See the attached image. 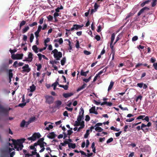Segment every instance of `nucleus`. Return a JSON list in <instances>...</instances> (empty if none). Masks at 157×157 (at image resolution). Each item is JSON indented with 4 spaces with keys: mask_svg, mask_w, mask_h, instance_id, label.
<instances>
[{
    "mask_svg": "<svg viewBox=\"0 0 157 157\" xmlns=\"http://www.w3.org/2000/svg\"><path fill=\"white\" fill-rule=\"evenodd\" d=\"M25 140V139L24 138L18 139L17 140L13 139H10L9 138V141L11 140L12 141L14 148L18 151L22 150L23 147V143Z\"/></svg>",
    "mask_w": 157,
    "mask_h": 157,
    "instance_id": "nucleus-1",
    "label": "nucleus"
},
{
    "mask_svg": "<svg viewBox=\"0 0 157 157\" xmlns=\"http://www.w3.org/2000/svg\"><path fill=\"white\" fill-rule=\"evenodd\" d=\"M52 52L54 54L53 56L54 58L57 60H59L60 58L62 56V52H58L57 50L56 49H54L52 51Z\"/></svg>",
    "mask_w": 157,
    "mask_h": 157,
    "instance_id": "nucleus-2",
    "label": "nucleus"
},
{
    "mask_svg": "<svg viewBox=\"0 0 157 157\" xmlns=\"http://www.w3.org/2000/svg\"><path fill=\"white\" fill-rule=\"evenodd\" d=\"M41 136L40 134L39 133H34L30 137H28L27 139L29 140H31V142L33 141H34L36 140L37 139H39Z\"/></svg>",
    "mask_w": 157,
    "mask_h": 157,
    "instance_id": "nucleus-3",
    "label": "nucleus"
},
{
    "mask_svg": "<svg viewBox=\"0 0 157 157\" xmlns=\"http://www.w3.org/2000/svg\"><path fill=\"white\" fill-rule=\"evenodd\" d=\"M11 109L10 108L9 109L5 108L0 104V112L2 113L5 116H8L9 111Z\"/></svg>",
    "mask_w": 157,
    "mask_h": 157,
    "instance_id": "nucleus-4",
    "label": "nucleus"
},
{
    "mask_svg": "<svg viewBox=\"0 0 157 157\" xmlns=\"http://www.w3.org/2000/svg\"><path fill=\"white\" fill-rule=\"evenodd\" d=\"M83 25H80L77 24H75L73 25V27L71 28V29H66L65 30L66 31H73L75 29L78 30L79 29L82 28V27H83Z\"/></svg>",
    "mask_w": 157,
    "mask_h": 157,
    "instance_id": "nucleus-5",
    "label": "nucleus"
},
{
    "mask_svg": "<svg viewBox=\"0 0 157 157\" xmlns=\"http://www.w3.org/2000/svg\"><path fill=\"white\" fill-rule=\"evenodd\" d=\"M23 56V54H13L11 55V58L14 60L15 59H22Z\"/></svg>",
    "mask_w": 157,
    "mask_h": 157,
    "instance_id": "nucleus-6",
    "label": "nucleus"
},
{
    "mask_svg": "<svg viewBox=\"0 0 157 157\" xmlns=\"http://www.w3.org/2000/svg\"><path fill=\"white\" fill-rule=\"evenodd\" d=\"M46 102L48 104L52 103L54 101V98L51 96L47 95L45 96Z\"/></svg>",
    "mask_w": 157,
    "mask_h": 157,
    "instance_id": "nucleus-7",
    "label": "nucleus"
},
{
    "mask_svg": "<svg viewBox=\"0 0 157 157\" xmlns=\"http://www.w3.org/2000/svg\"><path fill=\"white\" fill-rule=\"evenodd\" d=\"M80 109V111L79 112V115L78 116L77 118V120L78 122L81 121L82 118L83 117L84 113V110L82 108H81Z\"/></svg>",
    "mask_w": 157,
    "mask_h": 157,
    "instance_id": "nucleus-8",
    "label": "nucleus"
},
{
    "mask_svg": "<svg viewBox=\"0 0 157 157\" xmlns=\"http://www.w3.org/2000/svg\"><path fill=\"white\" fill-rule=\"evenodd\" d=\"M22 68L23 69L22 71V72H29L31 71V69L29 68V65L28 64H25Z\"/></svg>",
    "mask_w": 157,
    "mask_h": 157,
    "instance_id": "nucleus-9",
    "label": "nucleus"
},
{
    "mask_svg": "<svg viewBox=\"0 0 157 157\" xmlns=\"http://www.w3.org/2000/svg\"><path fill=\"white\" fill-rule=\"evenodd\" d=\"M55 106L52 107V108L53 109L56 108L59 109L60 108L61 105H62V102L60 100H57L55 102Z\"/></svg>",
    "mask_w": 157,
    "mask_h": 157,
    "instance_id": "nucleus-10",
    "label": "nucleus"
},
{
    "mask_svg": "<svg viewBox=\"0 0 157 157\" xmlns=\"http://www.w3.org/2000/svg\"><path fill=\"white\" fill-rule=\"evenodd\" d=\"M29 124V123L28 121H26L25 120H23L20 124V126L21 128H23L25 127H27Z\"/></svg>",
    "mask_w": 157,
    "mask_h": 157,
    "instance_id": "nucleus-11",
    "label": "nucleus"
},
{
    "mask_svg": "<svg viewBox=\"0 0 157 157\" xmlns=\"http://www.w3.org/2000/svg\"><path fill=\"white\" fill-rule=\"evenodd\" d=\"M149 8L145 7L142 8L138 13L137 15L138 16H140L141 13L144 12L145 11H148L149 10Z\"/></svg>",
    "mask_w": 157,
    "mask_h": 157,
    "instance_id": "nucleus-12",
    "label": "nucleus"
},
{
    "mask_svg": "<svg viewBox=\"0 0 157 157\" xmlns=\"http://www.w3.org/2000/svg\"><path fill=\"white\" fill-rule=\"evenodd\" d=\"M24 63L22 62H19L18 63L17 61H15L13 65V67L15 68H17L18 66L20 67L23 65Z\"/></svg>",
    "mask_w": 157,
    "mask_h": 157,
    "instance_id": "nucleus-13",
    "label": "nucleus"
},
{
    "mask_svg": "<svg viewBox=\"0 0 157 157\" xmlns=\"http://www.w3.org/2000/svg\"><path fill=\"white\" fill-rule=\"evenodd\" d=\"M89 112L90 113H94L97 115L98 113L97 111H95V106H93L89 109Z\"/></svg>",
    "mask_w": 157,
    "mask_h": 157,
    "instance_id": "nucleus-14",
    "label": "nucleus"
},
{
    "mask_svg": "<svg viewBox=\"0 0 157 157\" xmlns=\"http://www.w3.org/2000/svg\"><path fill=\"white\" fill-rule=\"evenodd\" d=\"M56 136L54 132H50L47 136V137L50 139L54 138Z\"/></svg>",
    "mask_w": 157,
    "mask_h": 157,
    "instance_id": "nucleus-15",
    "label": "nucleus"
},
{
    "mask_svg": "<svg viewBox=\"0 0 157 157\" xmlns=\"http://www.w3.org/2000/svg\"><path fill=\"white\" fill-rule=\"evenodd\" d=\"M144 128H142V125L141 126V127H140V126H138L136 127V128L138 131H139L141 129L142 130L143 132H147L148 131V128H146L145 129H144Z\"/></svg>",
    "mask_w": 157,
    "mask_h": 157,
    "instance_id": "nucleus-16",
    "label": "nucleus"
},
{
    "mask_svg": "<svg viewBox=\"0 0 157 157\" xmlns=\"http://www.w3.org/2000/svg\"><path fill=\"white\" fill-rule=\"evenodd\" d=\"M9 153L6 151H3L1 154L0 157H8Z\"/></svg>",
    "mask_w": 157,
    "mask_h": 157,
    "instance_id": "nucleus-17",
    "label": "nucleus"
},
{
    "mask_svg": "<svg viewBox=\"0 0 157 157\" xmlns=\"http://www.w3.org/2000/svg\"><path fill=\"white\" fill-rule=\"evenodd\" d=\"M73 94V93H64L63 94V96L65 98H67L72 96Z\"/></svg>",
    "mask_w": 157,
    "mask_h": 157,
    "instance_id": "nucleus-18",
    "label": "nucleus"
},
{
    "mask_svg": "<svg viewBox=\"0 0 157 157\" xmlns=\"http://www.w3.org/2000/svg\"><path fill=\"white\" fill-rule=\"evenodd\" d=\"M33 55L32 54L31 52H29L28 54V59L29 60V62H31L33 59Z\"/></svg>",
    "mask_w": 157,
    "mask_h": 157,
    "instance_id": "nucleus-19",
    "label": "nucleus"
},
{
    "mask_svg": "<svg viewBox=\"0 0 157 157\" xmlns=\"http://www.w3.org/2000/svg\"><path fill=\"white\" fill-rule=\"evenodd\" d=\"M86 83H84V84L81 86L79 87L78 88L77 90V92H79L81 90L84 89L86 86Z\"/></svg>",
    "mask_w": 157,
    "mask_h": 157,
    "instance_id": "nucleus-20",
    "label": "nucleus"
},
{
    "mask_svg": "<svg viewBox=\"0 0 157 157\" xmlns=\"http://www.w3.org/2000/svg\"><path fill=\"white\" fill-rule=\"evenodd\" d=\"M12 70L10 69L9 70V78L10 79V82L11 81V78H12L13 76V74L12 73Z\"/></svg>",
    "mask_w": 157,
    "mask_h": 157,
    "instance_id": "nucleus-21",
    "label": "nucleus"
},
{
    "mask_svg": "<svg viewBox=\"0 0 157 157\" xmlns=\"http://www.w3.org/2000/svg\"><path fill=\"white\" fill-rule=\"evenodd\" d=\"M68 146L69 148H71L73 149H74L76 147V145L75 144H73L70 143L68 144Z\"/></svg>",
    "mask_w": 157,
    "mask_h": 157,
    "instance_id": "nucleus-22",
    "label": "nucleus"
},
{
    "mask_svg": "<svg viewBox=\"0 0 157 157\" xmlns=\"http://www.w3.org/2000/svg\"><path fill=\"white\" fill-rule=\"evenodd\" d=\"M32 48L35 53H37L38 52V48L36 45H34L33 46Z\"/></svg>",
    "mask_w": 157,
    "mask_h": 157,
    "instance_id": "nucleus-23",
    "label": "nucleus"
},
{
    "mask_svg": "<svg viewBox=\"0 0 157 157\" xmlns=\"http://www.w3.org/2000/svg\"><path fill=\"white\" fill-rule=\"evenodd\" d=\"M29 29V26H26L22 30V33H24L27 32Z\"/></svg>",
    "mask_w": 157,
    "mask_h": 157,
    "instance_id": "nucleus-24",
    "label": "nucleus"
},
{
    "mask_svg": "<svg viewBox=\"0 0 157 157\" xmlns=\"http://www.w3.org/2000/svg\"><path fill=\"white\" fill-rule=\"evenodd\" d=\"M151 123L150 122H148L147 124H144L142 123V128H145L147 127H150L151 126Z\"/></svg>",
    "mask_w": 157,
    "mask_h": 157,
    "instance_id": "nucleus-25",
    "label": "nucleus"
},
{
    "mask_svg": "<svg viewBox=\"0 0 157 157\" xmlns=\"http://www.w3.org/2000/svg\"><path fill=\"white\" fill-rule=\"evenodd\" d=\"M114 82L113 81H111L110 82V85L109 86L108 88V91H109L110 90H111L112 88L113 84H114Z\"/></svg>",
    "mask_w": 157,
    "mask_h": 157,
    "instance_id": "nucleus-26",
    "label": "nucleus"
},
{
    "mask_svg": "<svg viewBox=\"0 0 157 157\" xmlns=\"http://www.w3.org/2000/svg\"><path fill=\"white\" fill-rule=\"evenodd\" d=\"M115 35L114 33H113L112 35L111 38V42L110 43L113 44V41L115 39Z\"/></svg>",
    "mask_w": 157,
    "mask_h": 157,
    "instance_id": "nucleus-27",
    "label": "nucleus"
},
{
    "mask_svg": "<svg viewBox=\"0 0 157 157\" xmlns=\"http://www.w3.org/2000/svg\"><path fill=\"white\" fill-rule=\"evenodd\" d=\"M30 91L33 92L35 90L36 87L34 84H33L31 86H30Z\"/></svg>",
    "mask_w": 157,
    "mask_h": 157,
    "instance_id": "nucleus-28",
    "label": "nucleus"
},
{
    "mask_svg": "<svg viewBox=\"0 0 157 157\" xmlns=\"http://www.w3.org/2000/svg\"><path fill=\"white\" fill-rule=\"evenodd\" d=\"M96 131L98 132H101L103 131V129L99 127H96L95 128Z\"/></svg>",
    "mask_w": 157,
    "mask_h": 157,
    "instance_id": "nucleus-29",
    "label": "nucleus"
},
{
    "mask_svg": "<svg viewBox=\"0 0 157 157\" xmlns=\"http://www.w3.org/2000/svg\"><path fill=\"white\" fill-rule=\"evenodd\" d=\"M36 120V117H32L30 118L28 121L29 123V124L32 122Z\"/></svg>",
    "mask_w": 157,
    "mask_h": 157,
    "instance_id": "nucleus-30",
    "label": "nucleus"
},
{
    "mask_svg": "<svg viewBox=\"0 0 157 157\" xmlns=\"http://www.w3.org/2000/svg\"><path fill=\"white\" fill-rule=\"evenodd\" d=\"M66 62V58L65 57H63L61 60V64L63 66Z\"/></svg>",
    "mask_w": 157,
    "mask_h": 157,
    "instance_id": "nucleus-31",
    "label": "nucleus"
},
{
    "mask_svg": "<svg viewBox=\"0 0 157 157\" xmlns=\"http://www.w3.org/2000/svg\"><path fill=\"white\" fill-rule=\"evenodd\" d=\"M26 21H22L20 23L19 25L20 29H21L22 26L25 25L26 24Z\"/></svg>",
    "mask_w": 157,
    "mask_h": 157,
    "instance_id": "nucleus-32",
    "label": "nucleus"
},
{
    "mask_svg": "<svg viewBox=\"0 0 157 157\" xmlns=\"http://www.w3.org/2000/svg\"><path fill=\"white\" fill-rule=\"evenodd\" d=\"M152 2H151V6L154 7L157 4V0H151Z\"/></svg>",
    "mask_w": 157,
    "mask_h": 157,
    "instance_id": "nucleus-33",
    "label": "nucleus"
},
{
    "mask_svg": "<svg viewBox=\"0 0 157 157\" xmlns=\"http://www.w3.org/2000/svg\"><path fill=\"white\" fill-rule=\"evenodd\" d=\"M90 131V130L89 129H88L86 130V133L85 134L84 136V138H88V137L90 134V133H89Z\"/></svg>",
    "mask_w": 157,
    "mask_h": 157,
    "instance_id": "nucleus-34",
    "label": "nucleus"
},
{
    "mask_svg": "<svg viewBox=\"0 0 157 157\" xmlns=\"http://www.w3.org/2000/svg\"><path fill=\"white\" fill-rule=\"evenodd\" d=\"M59 87L63 88L65 90H67L68 86L67 85H59Z\"/></svg>",
    "mask_w": 157,
    "mask_h": 157,
    "instance_id": "nucleus-35",
    "label": "nucleus"
},
{
    "mask_svg": "<svg viewBox=\"0 0 157 157\" xmlns=\"http://www.w3.org/2000/svg\"><path fill=\"white\" fill-rule=\"evenodd\" d=\"M47 18L48 19V21H52L53 19V17L51 15H49L47 16Z\"/></svg>",
    "mask_w": 157,
    "mask_h": 157,
    "instance_id": "nucleus-36",
    "label": "nucleus"
},
{
    "mask_svg": "<svg viewBox=\"0 0 157 157\" xmlns=\"http://www.w3.org/2000/svg\"><path fill=\"white\" fill-rule=\"evenodd\" d=\"M37 25V23L36 22H34L32 23H30L29 26L30 27H33L35 26H36Z\"/></svg>",
    "mask_w": 157,
    "mask_h": 157,
    "instance_id": "nucleus-37",
    "label": "nucleus"
},
{
    "mask_svg": "<svg viewBox=\"0 0 157 157\" xmlns=\"http://www.w3.org/2000/svg\"><path fill=\"white\" fill-rule=\"evenodd\" d=\"M35 65L36 66H37V70L38 71H39L41 68V65L40 64H37V63H36Z\"/></svg>",
    "mask_w": 157,
    "mask_h": 157,
    "instance_id": "nucleus-38",
    "label": "nucleus"
},
{
    "mask_svg": "<svg viewBox=\"0 0 157 157\" xmlns=\"http://www.w3.org/2000/svg\"><path fill=\"white\" fill-rule=\"evenodd\" d=\"M34 38V36L33 33H31L30 37V41L31 43H32L33 40Z\"/></svg>",
    "mask_w": 157,
    "mask_h": 157,
    "instance_id": "nucleus-39",
    "label": "nucleus"
},
{
    "mask_svg": "<svg viewBox=\"0 0 157 157\" xmlns=\"http://www.w3.org/2000/svg\"><path fill=\"white\" fill-rule=\"evenodd\" d=\"M59 62L56 61V60H52L50 61V63L52 65H54V64H57V63H59Z\"/></svg>",
    "mask_w": 157,
    "mask_h": 157,
    "instance_id": "nucleus-40",
    "label": "nucleus"
},
{
    "mask_svg": "<svg viewBox=\"0 0 157 157\" xmlns=\"http://www.w3.org/2000/svg\"><path fill=\"white\" fill-rule=\"evenodd\" d=\"M133 15V14L132 13H130L128 14L126 16L125 19V20L127 19L128 18H129V17L132 16Z\"/></svg>",
    "mask_w": 157,
    "mask_h": 157,
    "instance_id": "nucleus-41",
    "label": "nucleus"
},
{
    "mask_svg": "<svg viewBox=\"0 0 157 157\" xmlns=\"http://www.w3.org/2000/svg\"><path fill=\"white\" fill-rule=\"evenodd\" d=\"M44 139L43 138H40L37 141V143H38L39 144L43 143V142H44Z\"/></svg>",
    "mask_w": 157,
    "mask_h": 157,
    "instance_id": "nucleus-42",
    "label": "nucleus"
},
{
    "mask_svg": "<svg viewBox=\"0 0 157 157\" xmlns=\"http://www.w3.org/2000/svg\"><path fill=\"white\" fill-rule=\"evenodd\" d=\"M57 85H59H59H60L59 84L58 82L57 81H56L52 85V86H53V87H54V88L55 87H56V86Z\"/></svg>",
    "mask_w": 157,
    "mask_h": 157,
    "instance_id": "nucleus-43",
    "label": "nucleus"
},
{
    "mask_svg": "<svg viewBox=\"0 0 157 157\" xmlns=\"http://www.w3.org/2000/svg\"><path fill=\"white\" fill-rule=\"evenodd\" d=\"M142 96L141 95H140L138 97H137L136 101V102H137L138 100L139 99L141 101L142 100Z\"/></svg>",
    "mask_w": 157,
    "mask_h": 157,
    "instance_id": "nucleus-44",
    "label": "nucleus"
},
{
    "mask_svg": "<svg viewBox=\"0 0 157 157\" xmlns=\"http://www.w3.org/2000/svg\"><path fill=\"white\" fill-rule=\"evenodd\" d=\"M68 45H69V48H68V49L69 50H71L72 49V47L71 45V42L69 40H68Z\"/></svg>",
    "mask_w": 157,
    "mask_h": 157,
    "instance_id": "nucleus-45",
    "label": "nucleus"
},
{
    "mask_svg": "<svg viewBox=\"0 0 157 157\" xmlns=\"http://www.w3.org/2000/svg\"><path fill=\"white\" fill-rule=\"evenodd\" d=\"M80 74L81 75L85 76H86L87 75V74H86V72H83V70H81V71Z\"/></svg>",
    "mask_w": 157,
    "mask_h": 157,
    "instance_id": "nucleus-46",
    "label": "nucleus"
},
{
    "mask_svg": "<svg viewBox=\"0 0 157 157\" xmlns=\"http://www.w3.org/2000/svg\"><path fill=\"white\" fill-rule=\"evenodd\" d=\"M145 117V115H140L137 117V119H142V120H143V118Z\"/></svg>",
    "mask_w": 157,
    "mask_h": 157,
    "instance_id": "nucleus-47",
    "label": "nucleus"
},
{
    "mask_svg": "<svg viewBox=\"0 0 157 157\" xmlns=\"http://www.w3.org/2000/svg\"><path fill=\"white\" fill-rule=\"evenodd\" d=\"M144 85V83L143 82H141L140 83H138L137 84V86L139 87L140 88L142 87Z\"/></svg>",
    "mask_w": 157,
    "mask_h": 157,
    "instance_id": "nucleus-48",
    "label": "nucleus"
},
{
    "mask_svg": "<svg viewBox=\"0 0 157 157\" xmlns=\"http://www.w3.org/2000/svg\"><path fill=\"white\" fill-rule=\"evenodd\" d=\"M113 138L112 137H111V138H110L107 141L106 143L107 144H108L110 143V142H112V141H113Z\"/></svg>",
    "mask_w": 157,
    "mask_h": 157,
    "instance_id": "nucleus-49",
    "label": "nucleus"
},
{
    "mask_svg": "<svg viewBox=\"0 0 157 157\" xmlns=\"http://www.w3.org/2000/svg\"><path fill=\"white\" fill-rule=\"evenodd\" d=\"M83 52L85 55H89L91 54V52H90L88 51L87 50L84 51Z\"/></svg>",
    "mask_w": 157,
    "mask_h": 157,
    "instance_id": "nucleus-50",
    "label": "nucleus"
},
{
    "mask_svg": "<svg viewBox=\"0 0 157 157\" xmlns=\"http://www.w3.org/2000/svg\"><path fill=\"white\" fill-rule=\"evenodd\" d=\"M26 104V102H23L22 103H20L19 104L18 106L21 107H23Z\"/></svg>",
    "mask_w": 157,
    "mask_h": 157,
    "instance_id": "nucleus-51",
    "label": "nucleus"
},
{
    "mask_svg": "<svg viewBox=\"0 0 157 157\" xmlns=\"http://www.w3.org/2000/svg\"><path fill=\"white\" fill-rule=\"evenodd\" d=\"M41 29H42V26L41 25H39L38 26L37 30L36 32L40 33Z\"/></svg>",
    "mask_w": 157,
    "mask_h": 157,
    "instance_id": "nucleus-52",
    "label": "nucleus"
},
{
    "mask_svg": "<svg viewBox=\"0 0 157 157\" xmlns=\"http://www.w3.org/2000/svg\"><path fill=\"white\" fill-rule=\"evenodd\" d=\"M44 19L43 17H41L40 19L39 23L40 25H42L43 23L44 22Z\"/></svg>",
    "mask_w": 157,
    "mask_h": 157,
    "instance_id": "nucleus-53",
    "label": "nucleus"
},
{
    "mask_svg": "<svg viewBox=\"0 0 157 157\" xmlns=\"http://www.w3.org/2000/svg\"><path fill=\"white\" fill-rule=\"evenodd\" d=\"M50 39L49 38H47L44 41V44H47L50 41Z\"/></svg>",
    "mask_w": 157,
    "mask_h": 157,
    "instance_id": "nucleus-54",
    "label": "nucleus"
},
{
    "mask_svg": "<svg viewBox=\"0 0 157 157\" xmlns=\"http://www.w3.org/2000/svg\"><path fill=\"white\" fill-rule=\"evenodd\" d=\"M119 107L122 110H128V109L127 107L123 108V107H122L121 105H119Z\"/></svg>",
    "mask_w": 157,
    "mask_h": 157,
    "instance_id": "nucleus-55",
    "label": "nucleus"
},
{
    "mask_svg": "<svg viewBox=\"0 0 157 157\" xmlns=\"http://www.w3.org/2000/svg\"><path fill=\"white\" fill-rule=\"evenodd\" d=\"M138 39V37L137 36H133L132 39V40L133 41H135L136 40H137Z\"/></svg>",
    "mask_w": 157,
    "mask_h": 157,
    "instance_id": "nucleus-56",
    "label": "nucleus"
},
{
    "mask_svg": "<svg viewBox=\"0 0 157 157\" xmlns=\"http://www.w3.org/2000/svg\"><path fill=\"white\" fill-rule=\"evenodd\" d=\"M90 119V117L88 115H86V118L85 120L86 121H89Z\"/></svg>",
    "mask_w": 157,
    "mask_h": 157,
    "instance_id": "nucleus-57",
    "label": "nucleus"
},
{
    "mask_svg": "<svg viewBox=\"0 0 157 157\" xmlns=\"http://www.w3.org/2000/svg\"><path fill=\"white\" fill-rule=\"evenodd\" d=\"M79 125H80L81 126H83V128H84L85 125H84V122L83 121H82V122H79Z\"/></svg>",
    "mask_w": 157,
    "mask_h": 157,
    "instance_id": "nucleus-58",
    "label": "nucleus"
},
{
    "mask_svg": "<svg viewBox=\"0 0 157 157\" xmlns=\"http://www.w3.org/2000/svg\"><path fill=\"white\" fill-rule=\"evenodd\" d=\"M95 38L97 41L101 39L100 36L98 35H96L95 37Z\"/></svg>",
    "mask_w": 157,
    "mask_h": 157,
    "instance_id": "nucleus-59",
    "label": "nucleus"
},
{
    "mask_svg": "<svg viewBox=\"0 0 157 157\" xmlns=\"http://www.w3.org/2000/svg\"><path fill=\"white\" fill-rule=\"evenodd\" d=\"M75 46L77 48H79V44L78 40H77L76 43L75 44Z\"/></svg>",
    "mask_w": 157,
    "mask_h": 157,
    "instance_id": "nucleus-60",
    "label": "nucleus"
},
{
    "mask_svg": "<svg viewBox=\"0 0 157 157\" xmlns=\"http://www.w3.org/2000/svg\"><path fill=\"white\" fill-rule=\"evenodd\" d=\"M134 118H132L131 119H127L126 120V121L127 122H132V121H134Z\"/></svg>",
    "mask_w": 157,
    "mask_h": 157,
    "instance_id": "nucleus-61",
    "label": "nucleus"
},
{
    "mask_svg": "<svg viewBox=\"0 0 157 157\" xmlns=\"http://www.w3.org/2000/svg\"><path fill=\"white\" fill-rule=\"evenodd\" d=\"M101 26L100 25H99L98 27V29L97 30V31L98 32H100L101 31Z\"/></svg>",
    "mask_w": 157,
    "mask_h": 157,
    "instance_id": "nucleus-62",
    "label": "nucleus"
},
{
    "mask_svg": "<svg viewBox=\"0 0 157 157\" xmlns=\"http://www.w3.org/2000/svg\"><path fill=\"white\" fill-rule=\"evenodd\" d=\"M156 61V59L154 58H151L150 59V62L152 63H154Z\"/></svg>",
    "mask_w": 157,
    "mask_h": 157,
    "instance_id": "nucleus-63",
    "label": "nucleus"
},
{
    "mask_svg": "<svg viewBox=\"0 0 157 157\" xmlns=\"http://www.w3.org/2000/svg\"><path fill=\"white\" fill-rule=\"evenodd\" d=\"M153 66L156 70H157V62L154 63L153 64Z\"/></svg>",
    "mask_w": 157,
    "mask_h": 157,
    "instance_id": "nucleus-64",
    "label": "nucleus"
}]
</instances>
